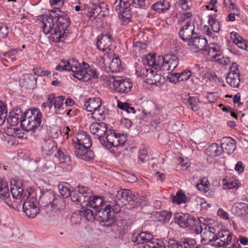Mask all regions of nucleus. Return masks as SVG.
<instances>
[{
	"label": "nucleus",
	"mask_w": 248,
	"mask_h": 248,
	"mask_svg": "<svg viewBox=\"0 0 248 248\" xmlns=\"http://www.w3.org/2000/svg\"><path fill=\"white\" fill-rule=\"evenodd\" d=\"M120 201H122V202L125 204H130V202H132L131 204L133 205V207L136 205V204H134L135 203L140 202L138 198L133 194L131 191L128 189H121L117 191L116 200L113 203L115 204V202H118L120 205L119 202Z\"/></svg>",
	"instance_id": "1a4fd4ad"
},
{
	"label": "nucleus",
	"mask_w": 248,
	"mask_h": 248,
	"mask_svg": "<svg viewBox=\"0 0 248 248\" xmlns=\"http://www.w3.org/2000/svg\"><path fill=\"white\" fill-rule=\"evenodd\" d=\"M172 201L179 204L186 203L187 202V197L182 190H179L177 192L176 196H173Z\"/></svg>",
	"instance_id": "ea45409f"
},
{
	"label": "nucleus",
	"mask_w": 248,
	"mask_h": 248,
	"mask_svg": "<svg viewBox=\"0 0 248 248\" xmlns=\"http://www.w3.org/2000/svg\"><path fill=\"white\" fill-rule=\"evenodd\" d=\"M169 243L172 248H196V240L188 237L181 238L179 241L171 240Z\"/></svg>",
	"instance_id": "2eb2a0df"
},
{
	"label": "nucleus",
	"mask_w": 248,
	"mask_h": 248,
	"mask_svg": "<svg viewBox=\"0 0 248 248\" xmlns=\"http://www.w3.org/2000/svg\"><path fill=\"white\" fill-rule=\"evenodd\" d=\"M146 61L149 66L154 67L156 64V58L155 55L152 53H149L146 56Z\"/></svg>",
	"instance_id": "5fc2aeb1"
},
{
	"label": "nucleus",
	"mask_w": 248,
	"mask_h": 248,
	"mask_svg": "<svg viewBox=\"0 0 248 248\" xmlns=\"http://www.w3.org/2000/svg\"><path fill=\"white\" fill-rule=\"evenodd\" d=\"M31 115L21 119V126L26 131H34L41 124L42 113L39 109H27Z\"/></svg>",
	"instance_id": "20e7f679"
},
{
	"label": "nucleus",
	"mask_w": 248,
	"mask_h": 248,
	"mask_svg": "<svg viewBox=\"0 0 248 248\" xmlns=\"http://www.w3.org/2000/svg\"><path fill=\"white\" fill-rule=\"evenodd\" d=\"M186 103L193 108L194 107H197L198 104L200 103L199 99L197 96H190L186 101Z\"/></svg>",
	"instance_id": "603ef678"
},
{
	"label": "nucleus",
	"mask_w": 248,
	"mask_h": 248,
	"mask_svg": "<svg viewBox=\"0 0 248 248\" xmlns=\"http://www.w3.org/2000/svg\"><path fill=\"white\" fill-rule=\"evenodd\" d=\"M105 5L106 4L103 3L101 5H96L94 7L91 8L87 14V16L90 19L93 18V19H94L102 11V6Z\"/></svg>",
	"instance_id": "58836bf2"
},
{
	"label": "nucleus",
	"mask_w": 248,
	"mask_h": 248,
	"mask_svg": "<svg viewBox=\"0 0 248 248\" xmlns=\"http://www.w3.org/2000/svg\"><path fill=\"white\" fill-rule=\"evenodd\" d=\"M121 206L115 202L114 204L113 202H108L105 208H100L96 210L95 212V220L100 222H106L105 226H108L113 223L116 217V215L120 212Z\"/></svg>",
	"instance_id": "f03ea898"
},
{
	"label": "nucleus",
	"mask_w": 248,
	"mask_h": 248,
	"mask_svg": "<svg viewBox=\"0 0 248 248\" xmlns=\"http://www.w3.org/2000/svg\"><path fill=\"white\" fill-rule=\"evenodd\" d=\"M139 77H142L147 83L156 86H160L164 82V78L150 68H141Z\"/></svg>",
	"instance_id": "0eeeda50"
},
{
	"label": "nucleus",
	"mask_w": 248,
	"mask_h": 248,
	"mask_svg": "<svg viewBox=\"0 0 248 248\" xmlns=\"http://www.w3.org/2000/svg\"><path fill=\"white\" fill-rule=\"evenodd\" d=\"M58 188L61 195L63 197H67L70 196L71 197V194L72 193V190H70V187L68 186H65L64 184H59L58 186Z\"/></svg>",
	"instance_id": "de8ad7c7"
},
{
	"label": "nucleus",
	"mask_w": 248,
	"mask_h": 248,
	"mask_svg": "<svg viewBox=\"0 0 248 248\" xmlns=\"http://www.w3.org/2000/svg\"><path fill=\"white\" fill-rule=\"evenodd\" d=\"M55 168V163L50 160L47 161L43 166V171H49Z\"/></svg>",
	"instance_id": "4d7b16f0"
},
{
	"label": "nucleus",
	"mask_w": 248,
	"mask_h": 248,
	"mask_svg": "<svg viewBox=\"0 0 248 248\" xmlns=\"http://www.w3.org/2000/svg\"><path fill=\"white\" fill-rule=\"evenodd\" d=\"M57 149V144L50 139H44L41 142V151L43 155H52Z\"/></svg>",
	"instance_id": "aec40b11"
},
{
	"label": "nucleus",
	"mask_w": 248,
	"mask_h": 248,
	"mask_svg": "<svg viewBox=\"0 0 248 248\" xmlns=\"http://www.w3.org/2000/svg\"><path fill=\"white\" fill-rule=\"evenodd\" d=\"M226 81L231 87L238 88L240 82V73H228L226 76Z\"/></svg>",
	"instance_id": "7c9ffc66"
},
{
	"label": "nucleus",
	"mask_w": 248,
	"mask_h": 248,
	"mask_svg": "<svg viewBox=\"0 0 248 248\" xmlns=\"http://www.w3.org/2000/svg\"><path fill=\"white\" fill-rule=\"evenodd\" d=\"M22 184L21 183L18 184L16 182V184L14 186L11 187V193L12 195L13 198L14 199H24V195L23 193V188L22 187Z\"/></svg>",
	"instance_id": "cd10ccee"
},
{
	"label": "nucleus",
	"mask_w": 248,
	"mask_h": 248,
	"mask_svg": "<svg viewBox=\"0 0 248 248\" xmlns=\"http://www.w3.org/2000/svg\"><path fill=\"white\" fill-rule=\"evenodd\" d=\"M10 195L7 183L0 178V198L1 199L5 200V203L9 206L10 204L8 203L7 200L10 197Z\"/></svg>",
	"instance_id": "2f4dec72"
},
{
	"label": "nucleus",
	"mask_w": 248,
	"mask_h": 248,
	"mask_svg": "<svg viewBox=\"0 0 248 248\" xmlns=\"http://www.w3.org/2000/svg\"><path fill=\"white\" fill-rule=\"evenodd\" d=\"M190 49L194 52H198L206 50L207 41L205 37L194 36L188 42Z\"/></svg>",
	"instance_id": "ddd939ff"
},
{
	"label": "nucleus",
	"mask_w": 248,
	"mask_h": 248,
	"mask_svg": "<svg viewBox=\"0 0 248 248\" xmlns=\"http://www.w3.org/2000/svg\"><path fill=\"white\" fill-rule=\"evenodd\" d=\"M48 134L53 139H57L62 134L61 129L57 125H53L50 127L48 130Z\"/></svg>",
	"instance_id": "49530a36"
},
{
	"label": "nucleus",
	"mask_w": 248,
	"mask_h": 248,
	"mask_svg": "<svg viewBox=\"0 0 248 248\" xmlns=\"http://www.w3.org/2000/svg\"><path fill=\"white\" fill-rule=\"evenodd\" d=\"M7 132L8 133H11V136H17L20 139H22L23 138V136L21 135V130L18 128H10L7 130Z\"/></svg>",
	"instance_id": "052dcab7"
},
{
	"label": "nucleus",
	"mask_w": 248,
	"mask_h": 248,
	"mask_svg": "<svg viewBox=\"0 0 248 248\" xmlns=\"http://www.w3.org/2000/svg\"><path fill=\"white\" fill-rule=\"evenodd\" d=\"M25 80L24 85L27 88H33L36 84L37 78L33 74H29L24 76Z\"/></svg>",
	"instance_id": "c9c22d12"
},
{
	"label": "nucleus",
	"mask_w": 248,
	"mask_h": 248,
	"mask_svg": "<svg viewBox=\"0 0 248 248\" xmlns=\"http://www.w3.org/2000/svg\"><path fill=\"white\" fill-rule=\"evenodd\" d=\"M84 204H81L82 210L80 211V215L89 221H93L95 220V213L93 214V211L87 208L88 206H84Z\"/></svg>",
	"instance_id": "f704fd0d"
},
{
	"label": "nucleus",
	"mask_w": 248,
	"mask_h": 248,
	"mask_svg": "<svg viewBox=\"0 0 248 248\" xmlns=\"http://www.w3.org/2000/svg\"><path fill=\"white\" fill-rule=\"evenodd\" d=\"M203 223L201 224V223L200 222V220H198V224L195 225V226H193V227H191L192 228L193 231L195 232L196 234H199L202 233L203 231Z\"/></svg>",
	"instance_id": "13d9d810"
},
{
	"label": "nucleus",
	"mask_w": 248,
	"mask_h": 248,
	"mask_svg": "<svg viewBox=\"0 0 248 248\" xmlns=\"http://www.w3.org/2000/svg\"><path fill=\"white\" fill-rule=\"evenodd\" d=\"M132 241L137 245H143V248H166L164 242L155 239L150 232H141L136 236L132 237Z\"/></svg>",
	"instance_id": "7ed1b4c3"
},
{
	"label": "nucleus",
	"mask_w": 248,
	"mask_h": 248,
	"mask_svg": "<svg viewBox=\"0 0 248 248\" xmlns=\"http://www.w3.org/2000/svg\"><path fill=\"white\" fill-rule=\"evenodd\" d=\"M233 211L237 216H245L248 213V206L244 202L235 203Z\"/></svg>",
	"instance_id": "c756f323"
},
{
	"label": "nucleus",
	"mask_w": 248,
	"mask_h": 248,
	"mask_svg": "<svg viewBox=\"0 0 248 248\" xmlns=\"http://www.w3.org/2000/svg\"><path fill=\"white\" fill-rule=\"evenodd\" d=\"M203 231L201 234V242L202 245H209L211 243L216 241L217 228L203 223Z\"/></svg>",
	"instance_id": "f8f14e48"
},
{
	"label": "nucleus",
	"mask_w": 248,
	"mask_h": 248,
	"mask_svg": "<svg viewBox=\"0 0 248 248\" xmlns=\"http://www.w3.org/2000/svg\"><path fill=\"white\" fill-rule=\"evenodd\" d=\"M131 4L129 0H116L113 8L117 12L119 18L123 24L131 21L132 17Z\"/></svg>",
	"instance_id": "39448f33"
},
{
	"label": "nucleus",
	"mask_w": 248,
	"mask_h": 248,
	"mask_svg": "<svg viewBox=\"0 0 248 248\" xmlns=\"http://www.w3.org/2000/svg\"><path fill=\"white\" fill-rule=\"evenodd\" d=\"M165 56V60L166 62H167L169 65L170 64V63H172V62H174L178 59L175 55L172 53H170Z\"/></svg>",
	"instance_id": "e2e57ef3"
},
{
	"label": "nucleus",
	"mask_w": 248,
	"mask_h": 248,
	"mask_svg": "<svg viewBox=\"0 0 248 248\" xmlns=\"http://www.w3.org/2000/svg\"><path fill=\"white\" fill-rule=\"evenodd\" d=\"M78 65L79 66V63L77 62L74 65V69L75 71V72H73V76L78 80H81L83 79L84 71L81 70L82 68L78 67Z\"/></svg>",
	"instance_id": "3c124183"
},
{
	"label": "nucleus",
	"mask_w": 248,
	"mask_h": 248,
	"mask_svg": "<svg viewBox=\"0 0 248 248\" xmlns=\"http://www.w3.org/2000/svg\"><path fill=\"white\" fill-rule=\"evenodd\" d=\"M57 13L51 10L48 15L41 16L43 24V31L46 34L50 33L54 42L62 41L66 38L65 31L69 27V17L61 11Z\"/></svg>",
	"instance_id": "f257e3e1"
},
{
	"label": "nucleus",
	"mask_w": 248,
	"mask_h": 248,
	"mask_svg": "<svg viewBox=\"0 0 248 248\" xmlns=\"http://www.w3.org/2000/svg\"><path fill=\"white\" fill-rule=\"evenodd\" d=\"M172 213L167 211H162L158 213V221L164 223L168 222L171 217Z\"/></svg>",
	"instance_id": "a18cd8bd"
},
{
	"label": "nucleus",
	"mask_w": 248,
	"mask_h": 248,
	"mask_svg": "<svg viewBox=\"0 0 248 248\" xmlns=\"http://www.w3.org/2000/svg\"><path fill=\"white\" fill-rule=\"evenodd\" d=\"M194 28L191 26V22L187 21L185 25L179 31V36L184 41L189 42L195 35Z\"/></svg>",
	"instance_id": "412c9836"
},
{
	"label": "nucleus",
	"mask_w": 248,
	"mask_h": 248,
	"mask_svg": "<svg viewBox=\"0 0 248 248\" xmlns=\"http://www.w3.org/2000/svg\"><path fill=\"white\" fill-rule=\"evenodd\" d=\"M55 195L53 191L49 190L44 192L40 197V200L44 204V206L49 207L52 201L54 199Z\"/></svg>",
	"instance_id": "bb28decb"
},
{
	"label": "nucleus",
	"mask_w": 248,
	"mask_h": 248,
	"mask_svg": "<svg viewBox=\"0 0 248 248\" xmlns=\"http://www.w3.org/2000/svg\"><path fill=\"white\" fill-rule=\"evenodd\" d=\"M169 76H168V79L170 82L175 83L179 81V78L178 73H172L171 72H169Z\"/></svg>",
	"instance_id": "bf43d9fd"
},
{
	"label": "nucleus",
	"mask_w": 248,
	"mask_h": 248,
	"mask_svg": "<svg viewBox=\"0 0 248 248\" xmlns=\"http://www.w3.org/2000/svg\"><path fill=\"white\" fill-rule=\"evenodd\" d=\"M216 238L218 241L216 245L218 247H223L230 244L233 245L232 233L228 230L218 232L216 234Z\"/></svg>",
	"instance_id": "dca6fc26"
},
{
	"label": "nucleus",
	"mask_w": 248,
	"mask_h": 248,
	"mask_svg": "<svg viewBox=\"0 0 248 248\" xmlns=\"http://www.w3.org/2000/svg\"><path fill=\"white\" fill-rule=\"evenodd\" d=\"M121 65L120 59L118 57H114L112 58L109 63V68L110 71L112 72H116L119 70Z\"/></svg>",
	"instance_id": "a19ab883"
},
{
	"label": "nucleus",
	"mask_w": 248,
	"mask_h": 248,
	"mask_svg": "<svg viewBox=\"0 0 248 248\" xmlns=\"http://www.w3.org/2000/svg\"><path fill=\"white\" fill-rule=\"evenodd\" d=\"M125 138L123 135L121 138L120 135L118 134L115 135V139L113 140L110 144L113 147H123L125 144Z\"/></svg>",
	"instance_id": "79ce46f5"
},
{
	"label": "nucleus",
	"mask_w": 248,
	"mask_h": 248,
	"mask_svg": "<svg viewBox=\"0 0 248 248\" xmlns=\"http://www.w3.org/2000/svg\"><path fill=\"white\" fill-rule=\"evenodd\" d=\"M206 154L211 156H218L222 153L221 147L216 143L211 144L206 150Z\"/></svg>",
	"instance_id": "473e14b6"
},
{
	"label": "nucleus",
	"mask_w": 248,
	"mask_h": 248,
	"mask_svg": "<svg viewBox=\"0 0 248 248\" xmlns=\"http://www.w3.org/2000/svg\"><path fill=\"white\" fill-rule=\"evenodd\" d=\"M83 138H77V144L75 146L76 150H86L89 149L92 145V141L90 136L88 135L85 132L81 135Z\"/></svg>",
	"instance_id": "5701e85b"
},
{
	"label": "nucleus",
	"mask_w": 248,
	"mask_h": 248,
	"mask_svg": "<svg viewBox=\"0 0 248 248\" xmlns=\"http://www.w3.org/2000/svg\"><path fill=\"white\" fill-rule=\"evenodd\" d=\"M91 114L92 118L98 121L104 120L105 118V111L103 109H93Z\"/></svg>",
	"instance_id": "09e8293b"
},
{
	"label": "nucleus",
	"mask_w": 248,
	"mask_h": 248,
	"mask_svg": "<svg viewBox=\"0 0 248 248\" xmlns=\"http://www.w3.org/2000/svg\"><path fill=\"white\" fill-rule=\"evenodd\" d=\"M23 210L28 217L34 218L40 212L36 198L32 196L25 201L23 204Z\"/></svg>",
	"instance_id": "9b49d317"
},
{
	"label": "nucleus",
	"mask_w": 248,
	"mask_h": 248,
	"mask_svg": "<svg viewBox=\"0 0 248 248\" xmlns=\"http://www.w3.org/2000/svg\"><path fill=\"white\" fill-rule=\"evenodd\" d=\"M208 23L211 27L212 30L215 32H218L220 30L219 22L217 21L216 18L210 16L208 20Z\"/></svg>",
	"instance_id": "8fccbe9b"
},
{
	"label": "nucleus",
	"mask_w": 248,
	"mask_h": 248,
	"mask_svg": "<svg viewBox=\"0 0 248 248\" xmlns=\"http://www.w3.org/2000/svg\"><path fill=\"white\" fill-rule=\"evenodd\" d=\"M29 114V111H22V109H13L10 112L9 116L7 118L8 123L11 126H16L21 123V119L26 117Z\"/></svg>",
	"instance_id": "4468645a"
},
{
	"label": "nucleus",
	"mask_w": 248,
	"mask_h": 248,
	"mask_svg": "<svg viewBox=\"0 0 248 248\" xmlns=\"http://www.w3.org/2000/svg\"><path fill=\"white\" fill-rule=\"evenodd\" d=\"M178 74H179L178 77L179 78L180 81L186 80L191 76V72L189 70L187 71H184Z\"/></svg>",
	"instance_id": "680f3d73"
},
{
	"label": "nucleus",
	"mask_w": 248,
	"mask_h": 248,
	"mask_svg": "<svg viewBox=\"0 0 248 248\" xmlns=\"http://www.w3.org/2000/svg\"><path fill=\"white\" fill-rule=\"evenodd\" d=\"M117 105L118 108H134V107H130V104L127 102H122L120 100H117Z\"/></svg>",
	"instance_id": "0e129e2a"
},
{
	"label": "nucleus",
	"mask_w": 248,
	"mask_h": 248,
	"mask_svg": "<svg viewBox=\"0 0 248 248\" xmlns=\"http://www.w3.org/2000/svg\"><path fill=\"white\" fill-rule=\"evenodd\" d=\"M92 194V191L89 188L84 186H78L72 190L71 200L77 204L85 205L88 201L91 199Z\"/></svg>",
	"instance_id": "423d86ee"
},
{
	"label": "nucleus",
	"mask_w": 248,
	"mask_h": 248,
	"mask_svg": "<svg viewBox=\"0 0 248 248\" xmlns=\"http://www.w3.org/2000/svg\"><path fill=\"white\" fill-rule=\"evenodd\" d=\"M152 8L158 12L164 13L168 10L170 7V3L168 1L163 0L157 1L152 6Z\"/></svg>",
	"instance_id": "72a5a7b5"
},
{
	"label": "nucleus",
	"mask_w": 248,
	"mask_h": 248,
	"mask_svg": "<svg viewBox=\"0 0 248 248\" xmlns=\"http://www.w3.org/2000/svg\"><path fill=\"white\" fill-rule=\"evenodd\" d=\"M207 51L209 56L215 61L219 60L220 59V51L219 46L217 44H209L206 46V50Z\"/></svg>",
	"instance_id": "b1692460"
},
{
	"label": "nucleus",
	"mask_w": 248,
	"mask_h": 248,
	"mask_svg": "<svg viewBox=\"0 0 248 248\" xmlns=\"http://www.w3.org/2000/svg\"><path fill=\"white\" fill-rule=\"evenodd\" d=\"M109 82L110 86L112 84L113 90L120 93H128L131 91L132 88V83L129 79L111 77Z\"/></svg>",
	"instance_id": "6e6552de"
},
{
	"label": "nucleus",
	"mask_w": 248,
	"mask_h": 248,
	"mask_svg": "<svg viewBox=\"0 0 248 248\" xmlns=\"http://www.w3.org/2000/svg\"><path fill=\"white\" fill-rule=\"evenodd\" d=\"M7 116V109H0V125L2 124L5 122Z\"/></svg>",
	"instance_id": "338daca9"
},
{
	"label": "nucleus",
	"mask_w": 248,
	"mask_h": 248,
	"mask_svg": "<svg viewBox=\"0 0 248 248\" xmlns=\"http://www.w3.org/2000/svg\"><path fill=\"white\" fill-rule=\"evenodd\" d=\"M101 101L99 98L94 97L88 99V101L85 102L84 106L88 108H99L101 107Z\"/></svg>",
	"instance_id": "e433bc0d"
},
{
	"label": "nucleus",
	"mask_w": 248,
	"mask_h": 248,
	"mask_svg": "<svg viewBox=\"0 0 248 248\" xmlns=\"http://www.w3.org/2000/svg\"><path fill=\"white\" fill-rule=\"evenodd\" d=\"M8 34V28L5 24L0 23V38H6Z\"/></svg>",
	"instance_id": "864d4df0"
},
{
	"label": "nucleus",
	"mask_w": 248,
	"mask_h": 248,
	"mask_svg": "<svg viewBox=\"0 0 248 248\" xmlns=\"http://www.w3.org/2000/svg\"><path fill=\"white\" fill-rule=\"evenodd\" d=\"M113 41V38L110 34L102 33L98 38L96 43L97 47L103 51L108 49L109 51L111 49V46Z\"/></svg>",
	"instance_id": "f3484780"
},
{
	"label": "nucleus",
	"mask_w": 248,
	"mask_h": 248,
	"mask_svg": "<svg viewBox=\"0 0 248 248\" xmlns=\"http://www.w3.org/2000/svg\"><path fill=\"white\" fill-rule=\"evenodd\" d=\"M221 147L222 152L231 154L234 152L236 148L235 141L230 137H224L221 140Z\"/></svg>",
	"instance_id": "4be33fe9"
},
{
	"label": "nucleus",
	"mask_w": 248,
	"mask_h": 248,
	"mask_svg": "<svg viewBox=\"0 0 248 248\" xmlns=\"http://www.w3.org/2000/svg\"><path fill=\"white\" fill-rule=\"evenodd\" d=\"M175 222L181 228L185 229L188 227H193L195 225L198 224V219L188 214L180 213L176 215Z\"/></svg>",
	"instance_id": "9d476101"
},
{
	"label": "nucleus",
	"mask_w": 248,
	"mask_h": 248,
	"mask_svg": "<svg viewBox=\"0 0 248 248\" xmlns=\"http://www.w3.org/2000/svg\"><path fill=\"white\" fill-rule=\"evenodd\" d=\"M104 200L102 197L99 196H92L91 199L88 201L84 205V206H88L93 208L96 210L101 208L103 206Z\"/></svg>",
	"instance_id": "393cba45"
},
{
	"label": "nucleus",
	"mask_w": 248,
	"mask_h": 248,
	"mask_svg": "<svg viewBox=\"0 0 248 248\" xmlns=\"http://www.w3.org/2000/svg\"><path fill=\"white\" fill-rule=\"evenodd\" d=\"M124 113L123 114L125 117H126L130 119H134L136 118L137 116L135 114L137 112L136 109H123Z\"/></svg>",
	"instance_id": "6e6d98bb"
},
{
	"label": "nucleus",
	"mask_w": 248,
	"mask_h": 248,
	"mask_svg": "<svg viewBox=\"0 0 248 248\" xmlns=\"http://www.w3.org/2000/svg\"><path fill=\"white\" fill-rule=\"evenodd\" d=\"M165 56L164 57L161 56H158L157 60H156V64L155 66H154V68L155 69H159L162 63L165 62Z\"/></svg>",
	"instance_id": "69168bd1"
},
{
	"label": "nucleus",
	"mask_w": 248,
	"mask_h": 248,
	"mask_svg": "<svg viewBox=\"0 0 248 248\" xmlns=\"http://www.w3.org/2000/svg\"><path fill=\"white\" fill-rule=\"evenodd\" d=\"M108 129L107 124L103 122L93 123L90 126V132L96 138L104 137Z\"/></svg>",
	"instance_id": "6ab92c4d"
},
{
	"label": "nucleus",
	"mask_w": 248,
	"mask_h": 248,
	"mask_svg": "<svg viewBox=\"0 0 248 248\" xmlns=\"http://www.w3.org/2000/svg\"><path fill=\"white\" fill-rule=\"evenodd\" d=\"M47 102L42 104L44 108L48 107L50 108L53 105L55 108H60L63 104L65 97L62 95L55 97L54 94L51 93L47 95Z\"/></svg>",
	"instance_id": "a211bd4d"
},
{
	"label": "nucleus",
	"mask_w": 248,
	"mask_h": 248,
	"mask_svg": "<svg viewBox=\"0 0 248 248\" xmlns=\"http://www.w3.org/2000/svg\"><path fill=\"white\" fill-rule=\"evenodd\" d=\"M131 5L135 8L145 9L149 7V3L144 0H129Z\"/></svg>",
	"instance_id": "37998d69"
},
{
	"label": "nucleus",
	"mask_w": 248,
	"mask_h": 248,
	"mask_svg": "<svg viewBox=\"0 0 248 248\" xmlns=\"http://www.w3.org/2000/svg\"><path fill=\"white\" fill-rule=\"evenodd\" d=\"M245 166L241 161L238 162L235 166L234 170L239 174L242 173L244 170Z\"/></svg>",
	"instance_id": "774afa93"
},
{
	"label": "nucleus",
	"mask_w": 248,
	"mask_h": 248,
	"mask_svg": "<svg viewBox=\"0 0 248 248\" xmlns=\"http://www.w3.org/2000/svg\"><path fill=\"white\" fill-rule=\"evenodd\" d=\"M200 183L196 185L197 188L201 191L207 192L209 191V182L207 179L203 178L200 180Z\"/></svg>",
	"instance_id": "c03bdc74"
},
{
	"label": "nucleus",
	"mask_w": 248,
	"mask_h": 248,
	"mask_svg": "<svg viewBox=\"0 0 248 248\" xmlns=\"http://www.w3.org/2000/svg\"><path fill=\"white\" fill-rule=\"evenodd\" d=\"M74 65H71L68 61L62 60L61 63L56 67L55 70L60 72H62L63 71H71L72 72H75V71L74 69Z\"/></svg>",
	"instance_id": "4c0bfd02"
},
{
	"label": "nucleus",
	"mask_w": 248,
	"mask_h": 248,
	"mask_svg": "<svg viewBox=\"0 0 248 248\" xmlns=\"http://www.w3.org/2000/svg\"><path fill=\"white\" fill-rule=\"evenodd\" d=\"M65 203L63 198L56 196L52 201V202L49 205L51 210L55 213L63 209L65 207Z\"/></svg>",
	"instance_id": "a878e982"
},
{
	"label": "nucleus",
	"mask_w": 248,
	"mask_h": 248,
	"mask_svg": "<svg viewBox=\"0 0 248 248\" xmlns=\"http://www.w3.org/2000/svg\"><path fill=\"white\" fill-rule=\"evenodd\" d=\"M75 155L77 157L81 158L85 161L90 160L94 156L93 151L89 149H87L86 150H84V149L76 150Z\"/></svg>",
	"instance_id": "c85d7f7f"
}]
</instances>
